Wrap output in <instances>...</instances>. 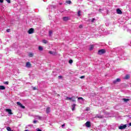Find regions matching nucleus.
I'll return each instance as SVG.
<instances>
[{"label": "nucleus", "mask_w": 131, "mask_h": 131, "mask_svg": "<svg viewBox=\"0 0 131 131\" xmlns=\"http://www.w3.org/2000/svg\"><path fill=\"white\" fill-rule=\"evenodd\" d=\"M4 111L6 112V113H8V116H10V115H12L13 113L12 112V110L10 108H5L4 110Z\"/></svg>", "instance_id": "obj_1"}, {"label": "nucleus", "mask_w": 131, "mask_h": 131, "mask_svg": "<svg viewBox=\"0 0 131 131\" xmlns=\"http://www.w3.org/2000/svg\"><path fill=\"white\" fill-rule=\"evenodd\" d=\"M17 105H18L20 108H21V109H25V106L23 105V104H21V103L17 102Z\"/></svg>", "instance_id": "obj_2"}, {"label": "nucleus", "mask_w": 131, "mask_h": 131, "mask_svg": "<svg viewBox=\"0 0 131 131\" xmlns=\"http://www.w3.org/2000/svg\"><path fill=\"white\" fill-rule=\"evenodd\" d=\"M125 128H126V125L121 124L119 126V129H124Z\"/></svg>", "instance_id": "obj_3"}, {"label": "nucleus", "mask_w": 131, "mask_h": 131, "mask_svg": "<svg viewBox=\"0 0 131 131\" xmlns=\"http://www.w3.org/2000/svg\"><path fill=\"white\" fill-rule=\"evenodd\" d=\"M31 63H30V62H27L26 63V67H27V68H31Z\"/></svg>", "instance_id": "obj_4"}, {"label": "nucleus", "mask_w": 131, "mask_h": 131, "mask_svg": "<svg viewBox=\"0 0 131 131\" xmlns=\"http://www.w3.org/2000/svg\"><path fill=\"white\" fill-rule=\"evenodd\" d=\"M85 125L86 127H91V122L90 121H87L85 123Z\"/></svg>", "instance_id": "obj_5"}, {"label": "nucleus", "mask_w": 131, "mask_h": 131, "mask_svg": "<svg viewBox=\"0 0 131 131\" xmlns=\"http://www.w3.org/2000/svg\"><path fill=\"white\" fill-rule=\"evenodd\" d=\"M105 53V50L101 49L98 51L99 55H102Z\"/></svg>", "instance_id": "obj_6"}, {"label": "nucleus", "mask_w": 131, "mask_h": 131, "mask_svg": "<svg viewBox=\"0 0 131 131\" xmlns=\"http://www.w3.org/2000/svg\"><path fill=\"white\" fill-rule=\"evenodd\" d=\"M34 32V30L33 28H31L28 32L29 34H32Z\"/></svg>", "instance_id": "obj_7"}, {"label": "nucleus", "mask_w": 131, "mask_h": 131, "mask_svg": "<svg viewBox=\"0 0 131 131\" xmlns=\"http://www.w3.org/2000/svg\"><path fill=\"white\" fill-rule=\"evenodd\" d=\"M117 14H118L119 15H121V14H122V11H121V10H120V9H119V8L117 9Z\"/></svg>", "instance_id": "obj_8"}, {"label": "nucleus", "mask_w": 131, "mask_h": 131, "mask_svg": "<svg viewBox=\"0 0 131 131\" xmlns=\"http://www.w3.org/2000/svg\"><path fill=\"white\" fill-rule=\"evenodd\" d=\"M28 56L29 57H30V58H33V57L34 56V54L33 53L30 52L28 54Z\"/></svg>", "instance_id": "obj_9"}, {"label": "nucleus", "mask_w": 131, "mask_h": 131, "mask_svg": "<svg viewBox=\"0 0 131 131\" xmlns=\"http://www.w3.org/2000/svg\"><path fill=\"white\" fill-rule=\"evenodd\" d=\"M120 82V79L117 78L113 81V83H117V82Z\"/></svg>", "instance_id": "obj_10"}, {"label": "nucleus", "mask_w": 131, "mask_h": 131, "mask_svg": "<svg viewBox=\"0 0 131 131\" xmlns=\"http://www.w3.org/2000/svg\"><path fill=\"white\" fill-rule=\"evenodd\" d=\"M51 112V108H50V107H48L46 109V113H50Z\"/></svg>", "instance_id": "obj_11"}, {"label": "nucleus", "mask_w": 131, "mask_h": 131, "mask_svg": "<svg viewBox=\"0 0 131 131\" xmlns=\"http://www.w3.org/2000/svg\"><path fill=\"white\" fill-rule=\"evenodd\" d=\"M75 106H76V105L75 104H74L72 105V111H74L75 110Z\"/></svg>", "instance_id": "obj_12"}, {"label": "nucleus", "mask_w": 131, "mask_h": 131, "mask_svg": "<svg viewBox=\"0 0 131 131\" xmlns=\"http://www.w3.org/2000/svg\"><path fill=\"white\" fill-rule=\"evenodd\" d=\"M35 118H36V119H39L40 120H41V118H42V117L39 116H36Z\"/></svg>", "instance_id": "obj_13"}, {"label": "nucleus", "mask_w": 131, "mask_h": 131, "mask_svg": "<svg viewBox=\"0 0 131 131\" xmlns=\"http://www.w3.org/2000/svg\"><path fill=\"white\" fill-rule=\"evenodd\" d=\"M6 87L4 85H0V90H5Z\"/></svg>", "instance_id": "obj_14"}, {"label": "nucleus", "mask_w": 131, "mask_h": 131, "mask_svg": "<svg viewBox=\"0 0 131 131\" xmlns=\"http://www.w3.org/2000/svg\"><path fill=\"white\" fill-rule=\"evenodd\" d=\"M78 100H80L81 102H83L84 101V99H83L82 97H78Z\"/></svg>", "instance_id": "obj_15"}, {"label": "nucleus", "mask_w": 131, "mask_h": 131, "mask_svg": "<svg viewBox=\"0 0 131 131\" xmlns=\"http://www.w3.org/2000/svg\"><path fill=\"white\" fill-rule=\"evenodd\" d=\"M38 50L39 51H42L43 50V48H42V47L41 46H39Z\"/></svg>", "instance_id": "obj_16"}, {"label": "nucleus", "mask_w": 131, "mask_h": 131, "mask_svg": "<svg viewBox=\"0 0 131 131\" xmlns=\"http://www.w3.org/2000/svg\"><path fill=\"white\" fill-rule=\"evenodd\" d=\"M94 49V45H91L90 47V50L92 51Z\"/></svg>", "instance_id": "obj_17"}, {"label": "nucleus", "mask_w": 131, "mask_h": 131, "mask_svg": "<svg viewBox=\"0 0 131 131\" xmlns=\"http://www.w3.org/2000/svg\"><path fill=\"white\" fill-rule=\"evenodd\" d=\"M63 19L64 21H67L68 20V17H64Z\"/></svg>", "instance_id": "obj_18"}, {"label": "nucleus", "mask_w": 131, "mask_h": 131, "mask_svg": "<svg viewBox=\"0 0 131 131\" xmlns=\"http://www.w3.org/2000/svg\"><path fill=\"white\" fill-rule=\"evenodd\" d=\"M66 100L68 101H70V100H72V97H67Z\"/></svg>", "instance_id": "obj_19"}, {"label": "nucleus", "mask_w": 131, "mask_h": 131, "mask_svg": "<svg viewBox=\"0 0 131 131\" xmlns=\"http://www.w3.org/2000/svg\"><path fill=\"white\" fill-rule=\"evenodd\" d=\"M42 43H48V41L46 39H44L42 40Z\"/></svg>", "instance_id": "obj_20"}, {"label": "nucleus", "mask_w": 131, "mask_h": 131, "mask_svg": "<svg viewBox=\"0 0 131 131\" xmlns=\"http://www.w3.org/2000/svg\"><path fill=\"white\" fill-rule=\"evenodd\" d=\"M123 100L124 101V102H128V101H129V99L124 98L123 99Z\"/></svg>", "instance_id": "obj_21"}, {"label": "nucleus", "mask_w": 131, "mask_h": 131, "mask_svg": "<svg viewBox=\"0 0 131 131\" xmlns=\"http://www.w3.org/2000/svg\"><path fill=\"white\" fill-rule=\"evenodd\" d=\"M69 62L70 64H72V63H73V60H72V59H70L69 61Z\"/></svg>", "instance_id": "obj_22"}, {"label": "nucleus", "mask_w": 131, "mask_h": 131, "mask_svg": "<svg viewBox=\"0 0 131 131\" xmlns=\"http://www.w3.org/2000/svg\"><path fill=\"white\" fill-rule=\"evenodd\" d=\"M125 78V79H128V78H129V76H128V75H126Z\"/></svg>", "instance_id": "obj_23"}, {"label": "nucleus", "mask_w": 131, "mask_h": 131, "mask_svg": "<svg viewBox=\"0 0 131 131\" xmlns=\"http://www.w3.org/2000/svg\"><path fill=\"white\" fill-rule=\"evenodd\" d=\"M49 54H51V55H54V52L52 51H49Z\"/></svg>", "instance_id": "obj_24"}, {"label": "nucleus", "mask_w": 131, "mask_h": 131, "mask_svg": "<svg viewBox=\"0 0 131 131\" xmlns=\"http://www.w3.org/2000/svg\"><path fill=\"white\" fill-rule=\"evenodd\" d=\"M67 4H69V5H70V4H71V1H67Z\"/></svg>", "instance_id": "obj_25"}, {"label": "nucleus", "mask_w": 131, "mask_h": 131, "mask_svg": "<svg viewBox=\"0 0 131 131\" xmlns=\"http://www.w3.org/2000/svg\"><path fill=\"white\" fill-rule=\"evenodd\" d=\"M7 130L8 131H10L11 129V128L10 127H7Z\"/></svg>", "instance_id": "obj_26"}, {"label": "nucleus", "mask_w": 131, "mask_h": 131, "mask_svg": "<svg viewBox=\"0 0 131 131\" xmlns=\"http://www.w3.org/2000/svg\"><path fill=\"white\" fill-rule=\"evenodd\" d=\"M53 33V32L52 31H49V36H51L52 35V34Z\"/></svg>", "instance_id": "obj_27"}, {"label": "nucleus", "mask_w": 131, "mask_h": 131, "mask_svg": "<svg viewBox=\"0 0 131 131\" xmlns=\"http://www.w3.org/2000/svg\"><path fill=\"white\" fill-rule=\"evenodd\" d=\"M95 20H96V19L93 18V19H92L91 22H92V23H94V22H95Z\"/></svg>", "instance_id": "obj_28"}, {"label": "nucleus", "mask_w": 131, "mask_h": 131, "mask_svg": "<svg viewBox=\"0 0 131 131\" xmlns=\"http://www.w3.org/2000/svg\"><path fill=\"white\" fill-rule=\"evenodd\" d=\"M80 11H79L78 12V16L79 17V16H80Z\"/></svg>", "instance_id": "obj_29"}, {"label": "nucleus", "mask_w": 131, "mask_h": 131, "mask_svg": "<svg viewBox=\"0 0 131 131\" xmlns=\"http://www.w3.org/2000/svg\"><path fill=\"white\" fill-rule=\"evenodd\" d=\"M96 117H97L98 118H102V116H98V115H97V116H96Z\"/></svg>", "instance_id": "obj_30"}, {"label": "nucleus", "mask_w": 131, "mask_h": 131, "mask_svg": "<svg viewBox=\"0 0 131 131\" xmlns=\"http://www.w3.org/2000/svg\"><path fill=\"white\" fill-rule=\"evenodd\" d=\"M72 99H71L72 101L73 102H75V98H74L73 97H72Z\"/></svg>", "instance_id": "obj_31"}, {"label": "nucleus", "mask_w": 131, "mask_h": 131, "mask_svg": "<svg viewBox=\"0 0 131 131\" xmlns=\"http://www.w3.org/2000/svg\"><path fill=\"white\" fill-rule=\"evenodd\" d=\"M6 2H7V3H8V4H11V1L10 0H6Z\"/></svg>", "instance_id": "obj_32"}, {"label": "nucleus", "mask_w": 131, "mask_h": 131, "mask_svg": "<svg viewBox=\"0 0 131 131\" xmlns=\"http://www.w3.org/2000/svg\"><path fill=\"white\" fill-rule=\"evenodd\" d=\"M80 78H81V79L84 78V76H82L80 77Z\"/></svg>", "instance_id": "obj_33"}, {"label": "nucleus", "mask_w": 131, "mask_h": 131, "mask_svg": "<svg viewBox=\"0 0 131 131\" xmlns=\"http://www.w3.org/2000/svg\"><path fill=\"white\" fill-rule=\"evenodd\" d=\"M33 122V123L35 124V123H36V122H37V121L34 120Z\"/></svg>", "instance_id": "obj_34"}, {"label": "nucleus", "mask_w": 131, "mask_h": 131, "mask_svg": "<svg viewBox=\"0 0 131 131\" xmlns=\"http://www.w3.org/2000/svg\"><path fill=\"white\" fill-rule=\"evenodd\" d=\"M0 3H1V4H3V3H4V0H0Z\"/></svg>", "instance_id": "obj_35"}, {"label": "nucleus", "mask_w": 131, "mask_h": 131, "mask_svg": "<svg viewBox=\"0 0 131 131\" xmlns=\"http://www.w3.org/2000/svg\"><path fill=\"white\" fill-rule=\"evenodd\" d=\"M5 83L6 84H9V82H8V81H6V82H5Z\"/></svg>", "instance_id": "obj_36"}, {"label": "nucleus", "mask_w": 131, "mask_h": 131, "mask_svg": "<svg viewBox=\"0 0 131 131\" xmlns=\"http://www.w3.org/2000/svg\"><path fill=\"white\" fill-rule=\"evenodd\" d=\"M36 131H41V130H40L39 128H37Z\"/></svg>", "instance_id": "obj_37"}, {"label": "nucleus", "mask_w": 131, "mask_h": 131, "mask_svg": "<svg viewBox=\"0 0 131 131\" xmlns=\"http://www.w3.org/2000/svg\"><path fill=\"white\" fill-rule=\"evenodd\" d=\"M58 78H59V79H61V78H62V76H58Z\"/></svg>", "instance_id": "obj_38"}, {"label": "nucleus", "mask_w": 131, "mask_h": 131, "mask_svg": "<svg viewBox=\"0 0 131 131\" xmlns=\"http://www.w3.org/2000/svg\"><path fill=\"white\" fill-rule=\"evenodd\" d=\"M79 27L80 28H82V25H80L79 26Z\"/></svg>", "instance_id": "obj_39"}, {"label": "nucleus", "mask_w": 131, "mask_h": 131, "mask_svg": "<svg viewBox=\"0 0 131 131\" xmlns=\"http://www.w3.org/2000/svg\"><path fill=\"white\" fill-rule=\"evenodd\" d=\"M62 127H64V126H65V124H63L61 125Z\"/></svg>", "instance_id": "obj_40"}, {"label": "nucleus", "mask_w": 131, "mask_h": 131, "mask_svg": "<svg viewBox=\"0 0 131 131\" xmlns=\"http://www.w3.org/2000/svg\"><path fill=\"white\" fill-rule=\"evenodd\" d=\"M7 32H10V29H7Z\"/></svg>", "instance_id": "obj_41"}, {"label": "nucleus", "mask_w": 131, "mask_h": 131, "mask_svg": "<svg viewBox=\"0 0 131 131\" xmlns=\"http://www.w3.org/2000/svg\"><path fill=\"white\" fill-rule=\"evenodd\" d=\"M33 90H36V88L35 87H34V88H33Z\"/></svg>", "instance_id": "obj_42"}, {"label": "nucleus", "mask_w": 131, "mask_h": 131, "mask_svg": "<svg viewBox=\"0 0 131 131\" xmlns=\"http://www.w3.org/2000/svg\"><path fill=\"white\" fill-rule=\"evenodd\" d=\"M129 126H131V123H129Z\"/></svg>", "instance_id": "obj_43"}]
</instances>
